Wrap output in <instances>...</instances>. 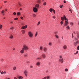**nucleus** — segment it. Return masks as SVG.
Segmentation results:
<instances>
[{"mask_svg":"<svg viewBox=\"0 0 79 79\" xmlns=\"http://www.w3.org/2000/svg\"><path fill=\"white\" fill-rule=\"evenodd\" d=\"M2 25H0V29H2Z\"/></svg>","mask_w":79,"mask_h":79,"instance_id":"cd10ccee","label":"nucleus"},{"mask_svg":"<svg viewBox=\"0 0 79 79\" xmlns=\"http://www.w3.org/2000/svg\"><path fill=\"white\" fill-rule=\"evenodd\" d=\"M16 69V67H14L13 68V69L14 70H15Z\"/></svg>","mask_w":79,"mask_h":79,"instance_id":"393cba45","label":"nucleus"},{"mask_svg":"<svg viewBox=\"0 0 79 79\" xmlns=\"http://www.w3.org/2000/svg\"><path fill=\"white\" fill-rule=\"evenodd\" d=\"M61 19L62 21H64V19L65 20V23L66 24H69V23H68V19H66V16L65 15H64L63 17H61Z\"/></svg>","mask_w":79,"mask_h":79,"instance_id":"f257e3e1","label":"nucleus"},{"mask_svg":"<svg viewBox=\"0 0 79 79\" xmlns=\"http://www.w3.org/2000/svg\"><path fill=\"white\" fill-rule=\"evenodd\" d=\"M27 25H26L25 26L22 27V29H26V28H27Z\"/></svg>","mask_w":79,"mask_h":79,"instance_id":"0eeeda50","label":"nucleus"},{"mask_svg":"<svg viewBox=\"0 0 79 79\" xmlns=\"http://www.w3.org/2000/svg\"><path fill=\"white\" fill-rule=\"evenodd\" d=\"M49 78H50V77H47V79H49Z\"/></svg>","mask_w":79,"mask_h":79,"instance_id":"49530a36","label":"nucleus"},{"mask_svg":"<svg viewBox=\"0 0 79 79\" xmlns=\"http://www.w3.org/2000/svg\"><path fill=\"white\" fill-rule=\"evenodd\" d=\"M24 73L25 74V76H26V77H27V72L26 70H25L24 72Z\"/></svg>","mask_w":79,"mask_h":79,"instance_id":"423d86ee","label":"nucleus"},{"mask_svg":"<svg viewBox=\"0 0 79 79\" xmlns=\"http://www.w3.org/2000/svg\"><path fill=\"white\" fill-rule=\"evenodd\" d=\"M4 3H6V1H4Z\"/></svg>","mask_w":79,"mask_h":79,"instance_id":"13d9d810","label":"nucleus"},{"mask_svg":"<svg viewBox=\"0 0 79 79\" xmlns=\"http://www.w3.org/2000/svg\"><path fill=\"white\" fill-rule=\"evenodd\" d=\"M13 19H14V20H17L18 18H14Z\"/></svg>","mask_w":79,"mask_h":79,"instance_id":"c756f323","label":"nucleus"},{"mask_svg":"<svg viewBox=\"0 0 79 79\" xmlns=\"http://www.w3.org/2000/svg\"><path fill=\"white\" fill-rule=\"evenodd\" d=\"M20 10H22V8H20Z\"/></svg>","mask_w":79,"mask_h":79,"instance_id":"052dcab7","label":"nucleus"},{"mask_svg":"<svg viewBox=\"0 0 79 79\" xmlns=\"http://www.w3.org/2000/svg\"><path fill=\"white\" fill-rule=\"evenodd\" d=\"M19 5L20 6H21V4L19 3Z\"/></svg>","mask_w":79,"mask_h":79,"instance_id":"0e129e2a","label":"nucleus"},{"mask_svg":"<svg viewBox=\"0 0 79 79\" xmlns=\"http://www.w3.org/2000/svg\"><path fill=\"white\" fill-rule=\"evenodd\" d=\"M22 48L24 50H27L28 49V47H27V46L24 45L23 46V48Z\"/></svg>","mask_w":79,"mask_h":79,"instance_id":"7ed1b4c3","label":"nucleus"},{"mask_svg":"<svg viewBox=\"0 0 79 79\" xmlns=\"http://www.w3.org/2000/svg\"><path fill=\"white\" fill-rule=\"evenodd\" d=\"M52 11L53 12V13H54V14H55V10L52 9Z\"/></svg>","mask_w":79,"mask_h":79,"instance_id":"412c9836","label":"nucleus"},{"mask_svg":"<svg viewBox=\"0 0 79 79\" xmlns=\"http://www.w3.org/2000/svg\"><path fill=\"white\" fill-rule=\"evenodd\" d=\"M77 44H79V41H77V42H75L74 43V45H76Z\"/></svg>","mask_w":79,"mask_h":79,"instance_id":"f8f14e48","label":"nucleus"},{"mask_svg":"<svg viewBox=\"0 0 79 79\" xmlns=\"http://www.w3.org/2000/svg\"><path fill=\"white\" fill-rule=\"evenodd\" d=\"M64 3H66V1H64Z\"/></svg>","mask_w":79,"mask_h":79,"instance_id":"5fc2aeb1","label":"nucleus"},{"mask_svg":"<svg viewBox=\"0 0 79 79\" xmlns=\"http://www.w3.org/2000/svg\"><path fill=\"white\" fill-rule=\"evenodd\" d=\"M49 45H52V43H49Z\"/></svg>","mask_w":79,"mask_h":79,"instance_id":"a18cd8bd","label":"nucleus"},{"mask_svg":"<svg viewBox=\"0 0 79 79\" xmlns=\"http://www.w3.org/2000/svg\"><path fill=\"white\" fill-rule=\"evenodd\" d=\"M13 15H16V12H14L13 13Z\"/></svg>","mask_w":79,"mask_h":79,"instance_id":"58836bf2","label":"nucleus"},{"mask_svg":"<svg viewBox=\"0 0 79 79\" xmlns=\"http://www.w3.org/2000/svg\"><path fill=\"white\" fill-rule=\"evenodd\" d=\"M39 24H40V22H38V24H37V25L38 26V25H39Z\"/></svg>","mask_w":79,"mask_h":79,"instance_id":"f704fd0d","label":"nucleus"},{"mask_svg":"<svg viewBox=\"0 0 79 79\" xmlns=\"http://www.w3.org/2000/svg\"><path fill=\"white\" fill-rule=\"evenodd\" d=\"M46 4H47V3L46 2H44L43 3L44 5H46Z\"/></svg>","mask_w":79,"mask_h":79,"instance_id":"5701e85b","label":"nucleus"},{"mask_svg":"<svg viewBox=\"0 0 79 79\" xmlns=\"http://www.w3.org/2000/svg\"><path fill=\"white\" fill-rule=\"evenodd\" d=\"M43 48H42V47H40V50H42Z\"/></svg>","mask_w":79,"mask_h":79,"instance_id":"ea45409f","label":"nucleus"},{"mask_svg":"<svg viewBox=\"0 0 79 79\" xmlns=\"http://www.w3.org/2000/svg\"><path fill=\"white\" fill-rule=\"evenodd\" d=\"M55 36H56V38H58V36L57 35H55Z\"/></svg>","mask_w":79,"mask_h":79,"instance_id":"c85d7f7f","label":"nucleus"},{"mask_svg":"<svg viewBox=\"0 0 79 79\" xmlns=\"http://www.w3.org/2000/svg\"><path fill=\"white\" fill-rule=\"evenodd\" d=\"M10 29L12 31H15V29L14 27H11L10 28Z\"/></svg>","mask_w":79,"mask_h":79,"instance_id":"6e6552de","label":"nucleus"},{"mask_svg":"<svg viewBox=\"0 0 79 79\" xmlns=\"http://www.w3.org/2000/svg\"><path fill=\"white\" fill-rule=\"evenodd\" d=\"M46 79V77H45L44 78H43V79Z\"/></svg>","mask_w":79,"mask_h":79,"instance_id":"09e8293b","label":"nucleus"},{"mask_svg":"<svg viewBox=\"0 0 79 79\" xmlns=\"http://www.w3.org/2000/svg\"><path fill=\"white\" fill-rule=\"evenodd\" d=\"M77 49L78 50H79V46H78L77 47Z\"/></svg>","mask_w":79,"mask_h":79,"instance_id":"e433bc0d","label":"nucleus"},{"mask_svg":"<svg viewBox=\"0 0 79 79\" xmlns=\"http://www.w3.org/2000/svg\"><path fill=\"white\" fill-rule=\"evenodd\" d=\"M17 15H20V12H17Z\"/></svg>","mask_w":79,"mask_h":79,"instance_id":"b1692460","label":"nucleus"},{"mask_svg":"<svg viewBox=\"0 0 79 79\" xmlns=\"http://www.w3.org/2000/svg\"><path fill=\"white\" fill-rule=\"evenodd\" d=\"M19 79H22L23 78V77H21V76H20L19 77Z\"/></svg>","mask_w":79,"mask_h":79,"instance_id":"aec40b11","label":"nucleus"},{"mask_svg":"<svg viewBox=\"0 0 79 79\" xmlns=\"http://www.w3.org/2000/svg\"><path fill=\"white\" fill-rule=\"evenodd\" d=\"M44 52H47V49L45 48H44Z\"/></svg>","mask_w":79,"mask_h":79,"instance_id":"ddd939ff","label":"nucleus"},{"mask_svg":"<svg viewBox=\"0 0 79 79\" xmlns=\"http://www.w3.org/2000/svg\"><path fill=\"white\" fill-rule=\"evenodd\" d=\"M4 12H5V10H2V13H4Z\"/></svg>","mask_w":79,"mask_h":79,"instance_id":"bb28decb","label":"nucleus"},{"mask_svg":"<svg viewBox=\"0 0 79 79\" xmlns=\"http://www.w3.org/2000/svg\"><path fill=\"white\" fill-rule=\"evenodd\" d=\"M38 3H40V0H39L38 1Z\"/></svg>","mask_w":79,"mask_h":79,"instance_id":"7c9ffc66","label":"nucleus"},{"mask_svg":"<svg viewBox=\"0 0 79 79\" xmlns=\"http://www.w3.org/2000/svg\"><path fill=\"white\" fill-rule=\"evenodd\" d=\"M72 38H73V33H72Z\"/></svg>","mask_w":79,"mask_h":79,"instance_id":"864d4df0","label":"nucleus"},{"mask_svg":"<svg viewBox=\"0 0 79 79\" xmlns=\"http://www.w3.org/2000/svg\"><path fill=\"white\" fill-rule=\"evenodd\" d=\"M41 56L39 58H37V60H39V59H41Z\"/></svg>","mask_w":79,"mask_h":79,"instance_id":"c9c22d12","label":"nucleus"},{"mask_svg":"<svg viewBox=\"0 0 79 79\" xmlns=\"http://www.w3.org/2000/svg\"><path fill=\"white\" fill-rule=\"evenodd\" d=\"M4 74H6V72H5V71H4Z\"/></svg>","mask_w":79,"mask_h":79,"instance_id":"8fccbe9b","label":"nucleus"},{"mask_svg":"<svg viewBox=\"0 0 79 79\" xmlns=\"http://www.w3.org/2000/svg\"><path fill=\"white\" fill-rule=\"evenodd\" d=\"M37 34H38V33H37V32H36L35 34V37H36V36H37Z\"/></svg>","mask_w":79,"mask_h":79,"instance_id":"4be33fe9","label":"nucleus"},{"mask_svg":"<svg viewBox=\"0 0 79 79\" xmlns=\"http://www.w3.org/2000/svg\"><path fill=\"white\" fill-rule=\"evenodd\" d=\"M42 57H43V58H45V55L44 54H42Z\"/></svg>","mask_w":79,"mask_h":79,"instance_id":"9b49d317","label":"nucleus"},{"mask_svg":"<svg viewBox=\"0 0 79 79\" xmlns=\"http://www.w3.org/2000/svg\"><path fill=\"white\" fill-rule=\"evenodd\" d=\"M49 11H50V12H52V11H53V9H49Z\"/></svg>","mask_w":79,"mask_h":79,"instance_id":"a211bd4d","label":"nucleus"},{"mask_svg":"<svg viewBox=\"0 0 79 79\" xmlns=\"http://www.w3.org/2000/svg\"><path fill=\"white\" fill-rule=\"evenodd\" d=\"M28 35L30 37H32V33L30 31L28 32Z\"/></svg>","mask_w":79,"mask_h":79,"instance_id":"20e7f679","label":"nucleus"},{"mask_svg":"<svg viewBox=\"0 0 79 79\" xmlns=\"http://www.w3.org/2000/svg\"><path fill=\"white\" fill-rule=\"evenodd\" d=\"M70 25H72L73 26V23H70Z\"/></svg>","mask_w":79,"mask_h":79,"instance_id":"a19ab883","label":"nucleus"},{"mask_svg":"<svg viewBox=\"0 0 79 79\" xmlns=\"http://www.w3.org/2000/svg\"><path fill=\"white\" fill-rule=\"evenodd\" d=\"M10 39H13V35H11L10 37Z\"/></svg>","mask_w":79,"mask_h":79,"instance_id":"6ab92c4d","label":"nucleus"},{"mask_svg":"<svg viewBox=\"0 0 79 79\" xmlns=\"http://www.w3.org/2000/svg\"><path fill=\"white\" fill-rule=\"evenodd\" d=\"M69 11H71V13H72V10H71V9H70V8H69Z\"/></svg>","mask_w":79,"mask_h":79,"instance_id":"a878e982","label":"nucleus"},{"mask_svg":"<svg viewBox=\"0 0 79 79\" xmlns=\"http://www.w3.org/2000/svg\"><path fill=\"white\" fill-rule=\"evenodd\" d=\"M14 79H17V78L16 77H15Z\"/></svg>","mask_w":79,"mask_h":79,"instance_id":"6e6d98bb","label":"nucleus"},{"mask_svg":"<svg viewBox=\"0 0 79 79\" xmlns=\"http://www.w3.org/2000/svg\"><path fill=\"white\" fill-rule=\"evenodd\" d=\"M24 56H25V57L27 56V55H24Z\"/></svg>","mask_w":79,"mask_h":79,"instance_id":"4d7b16f0","label":"nucleus"},{"mask_svg":"<svg viewBox=\"0 0 79 79\" xmlns=\"http://www.w3.org/2000/svg\"><path fill=\"white\" fill-rule=\"evenodd\" d=\"M60 23L61 24H63V21H61L60 22Z\"/></svg>","mask_w":79,"mask_h":79,"instance_id":"2f4dec72","label":"nucleus"},{"mask_svg":"<svg viewBox=\"0 0 79 79\" xmlns=\"http://www.w3.org/2000/svg\"><path fill=\"white\" fill-rule=\"evenodd\" d=\"M39 6V5L38 4H37L35 5V7H37V8H38Z\"/></svg>","mask_w":79,"mask_h":79,"instance_id":"4468645a","label":"nucleus"},{"mask_svg":"<svg viewBox=\"0 0 79 79\" xmlns=\"http://www.w3.org/2000/svg\"><path fill=\"white\" fill-rule=\"evenodd\" d=\"M22 33H23V34H24V33H25V31L22 30Z\"/></svg>","mask_w":79,"mask_h":79,"instance_id":"2eb2a0df","label":"nucleus"},{"mask_svg":"<svg viewBox=\"0 0 79 79\" xmlns=\"http://www.w3.org/2000/svg\"><path fill=\"white\" fill-rule=\"evenodd\" d=\"M40 62H37L36 63V64L37 65V66H39V65H40Z\"/></svg>","mask_w":79,"mask_h":79,"instance_id":"dca6fc26","label":"nucleus"},{"mask_svg":"<svg viewBox=\"0 0 79 79\" xmlns=\"http://www.w3.org/2000/svg\"><path fill=\"white\" fill-rule=\"evenodd\" d=\"M53 18H54V19H55V16H53Z\"/></svg>","mask_w":79,"mask_h":79,"instance_id":"de8ad7c7","label":"nucleus"},{"mask_svg":"<svg viewBox=\"0 0 79 79\" xmlns=\"http://www.w3.org/2000/svg\"><path fill=\"white\" fill-rule=\"evenodd\" d=\"M33 10L34 12H36L37 11V9L35 7H34Z\"/></svg>","mask_w":79,"mask_h":79,"instance_id":"39448f33","label":"nucleus"},{"mask_svg":"<svg viewBox=\"0 0 79 79\" xmlns=\"http://www.w3.org/2000/svg\"><path fill=\"white\" fill-rule=\"evenodd\" d=\"M77 38H79V33H78V32H77Z\"/></svg>","mask_w":79,"mask_h":79,"instance_id":"f3484780","label":"nucleus"},{"mask_svg":"<svg viewBox=\"0 0 79 79\" xmlns=\"http://www.w3.org/2000/svg\"><path fill=\"white\" fill-rule=\"evenodd\" d=\"M74 34H75V31H73Z\"/></svg>","mask_w":79,"mask_h":79,"instance_id":"338daca9","label":"nucleus"},{"mask_svg":"<svg viewBox=\"0 0 79 79\" xmlns=\"http://www.w3.org/2000/svg\"><path fill=\"white\" fill-rule=\"evenodd\" d=\"M4 73L3 72V71H2V72H1L2 74H3Z\"/></svg>","mask_w":79,"mask_h":79,"instance_id":"79ce46f5","label":"nucleus"},{"mask_svg":"<svg viewBox=\"0 0 79 79\" xmlns=\"http://www.w3.org/2000/svg\"><path fill=\"white\" fill-rule=\"evenodd\" d=\"M20 18L21 19H23V17H20Z\"/></svg>","mask_w":79,"mask_h":79,"instance_id":"37998d69","label":"nucleus"},{"mask_svg":"<svg viewBox=\"0 0 79 79\" xmlns=\"http://www.w3.org/2000/svg\"><path fill=\"white\" fill-rule=\"evenodd\" d=\"M30 68H32V65H31L30 66Z\"/></svg>","mask_w":79,"mask_h":79,"instance_id":"603ef678","label":"nucleus"},{"mask_svg":"<svg viewBox=\"0 0 79 79\" xmlns=\"http://www.w3.org/2000/svg\"><path fill=\"white\" fill-rule=\"evenodd\" d=\"M7 79H10V78H8Z\"/></svg>","mask_w":79,"mask_h":79,"instance_id":"774afa93","label":"nucleus"},{"mask_svg":"<svg viewBox=\"0 0 79 79\" xmlns=\"http://www.w3.org/2000/svg\"><path fill=\"white\" fill-rule=\"evenodd\" d=\"M66 28L69 29V26H68L67 27H66Z\"/></svg>","mask_w":79,"mask_h":79,"instance_id":"473e14b6","label":"nucleus"},{"mask_svg":"<svg viewBox=\"0 0 79 79\" xmlns=\"http://www.w3.org/2000/svg\"><path fill=\"white\" fill-rule=\"evenodd\" d=\"M15 50V48H13V50Z\"/></svg>","mask_w":79,"mask_h":79,"instance_id":"e2e57ef3","label":"nucleus"},{"mask_svg":"<svg viewBox=\"0 0 79 79\" xmlns=\"http://www.w3.org/2000/svg\"><path fill=\"white\" fill-rule=\"evenodd\" d=\"M64 24V26H66V23H65Z\"/></svg>","mask_w":79,"mask_h":79,"instance_id":"bf43d9fd","label":"nucleus"},{"mask_svg":"<svg viewBox=\"0 0 79 79\" xmlns=\"http://www.w3.org/2000/svg\"><path fill=\"white\" fill-rule=\"evenodd\" d=\"M5 10L6 11H7V9H6Z\"/></svg>","mask_w":79,"mask_h":79,"instance_id":"680f3d73","label":"nucleus"},{"mask_svg":"<svg viewBox=\"0 0 79 79\" xmlns=\"http://www.w3.org/2000/svg\"><path fill=\"white\" fill-rule=\"evenodd\" d=\"M35 16H36L35 15L33 14V16H34V17H35Z\"/></svg>","mask_w":79,"mask_h":79,"instance_id":"c03bdc74","label":"nucleus"},{"mask_svg":"<svg viewBox=\"0 0 79 79\" xmlns=\"http://www.w3.org/2000/svg\"><path fill=\"white\" fill-rule=\"evenodd\" d=\"M65 71H68V69H65Z\"/></svg>","mask_w":79,"mask_h":79,"instance_id":"72a5a7b5","label":"nucleus"},{"mask_svg":"<svg viewBox=\"0 0 79 79\" xmlns=\"http://www.w3.org/2000/svg\"><path fill=\"white\" fill-rule=\"evenodd\" d=\"M2 61H3V60L2 59V60H1Z\"/></svg>","mask_w":79,"mask_h":79,"instance_id":"69168bd1","label":"nucleus"},{"mask_svg":"<svg viewBox=\"0 0 79 79\" xmlns=\"http://www.w3.org/2000/svg\"><path fill=\"white\" fill-rule=\"evenodd\" d=\"M76 54H77V53H78V51H77V52L76 53Z\"/></svg>","mask_w":79,"mask_h":79,"instance_id":"3c124183","label":"nucleus"},{"mask_svg":"<svg viewBox=\"0 0 79 79\" xmlns=\"http://www.w3.org/2000/svg\"><path fill=\"white\" fill-rule=\"evenodd\" d=\"M63 7V6H60V8H62V7Z\"/></svg>","mask_w":79,"mask_h":79,"instance_id":"4c0bfd02","label":"nucleus"},{"mask_svg":"<svg viewBox=\"0 0 79 79\" xmlns=\"http://www.w3.org/2000/svg\"><path fill=\"white\" fill-rule=\"evenodd\" d=\"M24 50L22 48V50L20 51V53H24Z\"/></svg>","mask_w":79,"mask_h":79,"instance_id":"9d476101","label":"nucleus"},{"mask_svg":"<svg viewBox=\"0 0 79 79\" xmlns=\"http://www.w3.org/2000/svg\"><path fill=\"white\" fill-rule=\"evenodd\" d=\"M60 58L59 60V61L61 63H63V58H62V56H60Z\"/></svg>","mask_w":79,"mask_h":79,"instance_id":"f03ea898","label":"nucleus"},{"mask_svg":"<svg viewBox=\"0 0 79 79\" xmlns=\"http://www.w3.org/2000/svg\"><path fill=\"white\" fill-rule=\"evenodd\" d=\"M67 48V46L66 45H64L63 46V48L65 50H66V48Z\"/></svg>","mask_w":79,"mask_h":79,"instance_id":"1a4fd4ad","label":"nucleus"}]
</instances>
